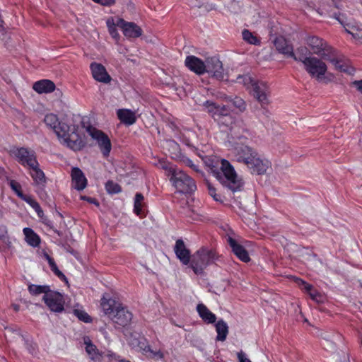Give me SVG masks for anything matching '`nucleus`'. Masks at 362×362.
Masks as SVG:
<instances>
[{"label":"nucleus","instance_id":"nucleus-1","mask_svg":"<svg viewBox=\"0 0 362 362\" xmlns=\"http://www.w3.org/2000/svg\"><path fill=\"white\" fill-rule=\"evenodd\" d=\"M205 164L210 168L216 178L233 192L241 191L243 181L239 177L233 167L224 159L220 160L216 157L206 158Z\"/></svg>","mask_w":362,"mask_h":362},{"label":"nucleus","instance_id":"nucleus-2","mask_svg":"<svg viewBox=\"0 0 362 362\" xmlns=\"http://www.w3.org/2000/svg\"><path fill=\"white\" fill-rule=\"evenodd\" d=\"M233 153L236 161L245 165L253 174L263 175L269 167V162L262 159L255 149L248 146H235Z\"/></svg>","mask_w":362,"mask_h":362},{"label":"nucleus","instance_id":"nucleus-3","mask_svg":"<svg viewBox=\"0 0 362 362\" xmlns=\"http://www.w3.org/2000/svg\"><path fill=\"white\" fill-rule=\"evenodd\" d=\"M236 81L243 83L247 89H250L253 97L261 104L262 107L270 103V89L267 83L254 81L247 75L238 76Z\"/></svg>","mask_w":362,"mask_h":362},{"label":"nucleus","instance_id":"nucleus-4","mask_svg":"<svg viewBox=\"0 0 362 362\" xmlns=\"http://www.w3.org/2000/svg\"><path fill=\"white\" fill-rule=\"evenodd\" d=\"M54 132L61 142L74 151H79L84 146V142L77 133V127L74 125L71 127L60 121Z\"/></svg>","mask_w":362,"mask_h":362},{"label":"nucleus","instance_id":"nucleus-5","mask_svg":"<svg viewBox=\"0 0 362 362\" xmlns=\"http://www.w3.org/2000/svg\"><path fill=\"white\" fill-rule=\"evenodd\" d=\"M164 169L168 171V175H170V181L181 193L189 194L197 189V185L194 180L182 170H178L172 165H164Z\"/></svg>","mask_w":362,"mask_h":362},{"label":"nucleus","instance_id":"nucleus-6","mask_svg":"<svg viewBox=\"0 0 362 362\" xmlns=\"http://www.w3.org/2000/svg\"><path fill=\"white\" fill-rule=\"evenodd\" d=\"M217 259L212 250L202 247L192 255L190 267L196 274H202L208 265Z\"/></svg>","mask_w":362,"mask_h":362},{"label":"nucleus","instance_id":"nucleus-7","mask_svg":"<svg viewBox=\"0 0 362 362\" xmlns=\"http://www.w3.org/2000/svg\"><path fill=\"white\" fill-rule=\"evenodd\" d=\"M306 43L313 54L320 56L323 59H329L330 53L334 50L326 41L317 36L308 37Z\"/></svg>","mask_w":362,"mask_h":362},{"label":"nucleus","instance_id":"nucleus-8","mask_svg":"<svg viewBox=\"0 0 362 362\" xmlns=\"http://www.w3.org/2000/svg\"><path fill=\"white\" fill-rule=\"evenodd\" d=\"M322 57L317 58L312 56L307 62H305V71L313 77L321 78L327 72V66Z\"/></svg>","mask_w":362,"mask_h":362},{"label":"nucleus","instance_id":"nucleus-9","mask_svg":"<svg viewBox=\"0 0 362 362\" xmlns=\"http://www.w3.org/2000/svg\"><path fill=\"white\" fill-rule=\"evenodd\" d=\"M42 299L51 311L61 313L64 310V299L60 293L49 290Z\"/></svg>","mask_w":362,"mask_h":362},{"label":"nucleus","instance_id":"nucleus-10","mask_svg":"<svg viewBox=\"0 0 362 362\" xmlns=\"http://www.w3.org/2000/svg\"><path fill=\"white\" fill-rule=\"evenodd\" d=\"M110 318L119 328L124 327L131 323L132 314L122 304H118L116 310Z\"/></svg>","mask_w":362,"mask_h":362},{"label":"nucleus","instance_id":"nucleus-11","mask_svg":"<svg viewBox=\"0 0 362 362\" xmlns=\"http://www.w3.org/2000/svg\"><path fill=\"white\" fill-rule=\"evenodd\" d=\"M88 132L93 139L97 141L103 155L107 157L110 153L112 145L108 136L103 132L95 128H89Z\"/></svg>","mask_w":362,"mask_h":362},{"label":"nucleus","instance_id":"nucleus-12","mask_svg":"<svg viewBox=\"0 0 362 362\" xmlns=\"http://www.w3.org/2000/svg\"><path fill=\"white\" fill-rule=\"evenodd\" d=\"M206 72L218 80H223L225 77L222 62L216 57L206 59Z\"/></svg>","mask_w":362,"mask_h":362},{"label":"nucleus","instance_id":"nucleus-13","mask_svg":"<svg viewBox=\"0 0 362 362\" xmlns=\"http://www.w3.org/2000/svg\"><path fill=\"white\" fill-rule=\"evenodd\" d=\"M12 153L18 162L23 165H27L29 167H33V165H36L37 164V160L33 151L22 147L13 150Z\"/></svg>","mask_w":362,"mask_h":362},{"label":"nucleus","instance_id":"nucleus-14","mask_svg":"<svg viewBox=\"0 0 362 362\" xmlns=\"http://www.w3.org/2000/svg\"><path fill=\"white\" fill-rule=\"evenodd\" d=\"M117 26L122 28L127 37L136 38L142 35V30L139 26L133 22H127L123 18H117Z\"/></svg>","mask_w":362,"mask_h":362},{"label":"nucleus","instance_id":"nucleus-15","mask_svg":"<svg viewBox=\"0 0 362 362\" xmlns=\"http://www.w3.org/2000/svg\"><path fill=\"white\" fill-rule=\"evenodd\" d=\"M93 78L99 82L108 83L111 81V76L108 74L105 67L99 63L93 62L90 65Z\"/></svg>","mask_w":362,"mask_h":362},{"label":"nucleus","instance_id":"nucleus-16","mask_svg":"<svg viewBox=\"0 0 362 362\" xmlns=\"http://www.w3.org/2000/svg\"><path fill=\"white\" fill-rule=\"evenodd\" d=\"M174 252L177 259H179V260L184 265H187L189 264L192 259L190 251L188 248H187L184 241L182 239H178L176 240L174 247Z\"/></svg>","mask_w":362,"mask_h":362},{"label":"nucleus","instance_id":"nucleus-17","mask_svg":"<svg viewBox=\"0 0 362 362\" xmlns=\"http://www.w3.org/2000/svg\"><path fill=\"white\" fill-rule=\"evenodd\" d=\"M185 64L189 69L198 75H202L206 73V61L204 62L195 56H187L185 59Z\"/></svg>","mask_w":362,"mask_h":362},{"label":"nucleus","instance_id":"nucleus-18","mask_svg":"<svg viewBox=\"0 0 362 362\" xmlns=\"http://www.w3.org/2000/svg\"><path fill=\"white\" fill-rule=\"evenodd\" d=\"M227 242L232 249L233 252L243 262H247L250 260L248 252L245 247L240 245L235 239L228 237Z\"/></svg>","mask_w":362,"mask_h":362},{"label":"nucleus","instance_id":"nucleus-19","mask_svg":"<svg viewBox=\"0 0 362 362\" xmlns=\"http://www.w3.org/2000/svg\"><path fill=\"white\" fill-rule=\"evenodd\" d=\"M6 337L8 338L11 341L19 342L24 341L27 349L32 354H35L36 349V344L33 343H28V341L25 340L23 335L18 331L13 330L11 329H7Z\"/></svg>","mask_w":362,"mask_h":362},{"label":"nucleus","instance_id":"nucleus-20","mask_svg":"<svg viewBox=\"0 0 362 362\" xmlns=\"http://www.w3.org/2000/svg\"><path fill=\"white\" fill-rule=\"evenodd\" d=\"M72 185L73 187L78 190H83L87 185V180L78 168H74L71 171Z\"/></svg>","mask_w":362,"mask_h":362},{"label":"nucleus","instance_id":"nucleus-21","mask_svg":"<svg viewBox=\"0 0 362 362\" xmlns=\"http://www.w3.org/2000/svg\"><path fill=\"white\" fill-rule=\"evenodd\" d=\"M334 17L346 29V31L351 34L356 40L358 42H362V28L352 25L346 28L344 25V21L343 19L344 16L341 13H334Z\"/></svg>","mask_w":362,"mask_h":362},{"label":"nucleus","instance_id":"nucleus-22","mask_svg":"<svg viewBox=\"0 0 362 362\" xmlns=\"http://www.w3.org/2000/svg\"><path fill=\"white\" fill-rule=\"evenodd\" d=\"M274 45L279 52L286 54L288 57L293 56V47L288 43L284 37H276L274 40Z\"/></svg>","mask_w":362,"mask_h":362},{"label":"nucleus","instance_id":"nucleus-23","mask_svg":"<svg viewBox=\"0 0 362 362\" xmlns=\"http://www.w3.org/2000/svg\"><path fill=\"white\" fill-rule=\"evenodd\" d=\"M33 88L39 93H52L55 89V84L50 80H40L33 84Z\"/></svg>","mask_w":362,"mask_h":362},{"label":"nucleus","instance_id":"nucleus-24","mask_svg":"<svg viewBox=\"0 0 362 362\" xmlns=\"http://www.w3.org/2000/svg\"><path fill=\"white\" fill-rule=\"evenodd\" d=\"M117 115L121 122L126 125H132L136 122L135 113L130 110L119 109L117 110Z\"/></svg>","mask_w":362,"mask_h":362},{"label":"nucleus","instance_id":"nucleus-25","mask_svg":"<svg viewBox=\"0 0 362 362\" xmlns=\"http://www.w3.org/2000/svg\"><path fill=\"white\" fill-rule=\"evenodd\" d=\"M197 310L201 318L205 322L212 324L216 322V315L213 313H211L205 305L202 303L198 304L197 306Z\"/></svg>","mask_w":362,"mask_h":362},{"label":"nucleus","instance_id":"nucleus-26","mask_svg":"<svg viewBox=\"0 0 362 362\" xmlns=\"http://www.w3.org/2000/svg\"><path fill=\"white\" fill-rule=\"evenodd\" d=\"M118 304L115 300L112 298L107 299L105 297L102 298L100 303L105 314L108 315L109 317L115 313Z\"/></svg>","mask_w":362,"mask_h":362},{"label":"nucleus","instance_id":"nucleus-27","mask_svg":"<svg viewBox=\"0 0 362 362\" xmlns=\"http://www.w3.org/2000/svg\"><path fill=\"white\" fill-rule=\"evenodd\" d=\"M310 51L306 47H300L297 48L296 52H293V56H290L296 62H300L303 64L311 57Z\"/></svg>","mask_w":362,"mask_h":362},{"label":"nucleus","instance_id":"nucleus-28","mask_svg":"<svg viewBox=\"0 0 362 362\" xmlns=\"http://www.w3.org/2000/svg\"><path fill=\"white\" fill-rule=\"evenodd\" d=\"M83 341L86 345V351L90 358L94 361L99 360L101 354L99 353L96 346L91 342L90 338L88 337H85L83 338Z\"/></svg>","mask_w":362,"mask_h":362},{"label":"nucleus","instance_id":"nucleus-29","mask_svg":"<svg viewBox=\"0 0 362 362\" xmlns=\"http://www.w3.org/2000/svg\"><path fill=\"white\" fill-rule=\"evenodd\" d=\"M217 332L216 340L224 341L228 334V327L222 319L219 320L215 325Z\"/></svg>","mask_w":362,"mask_h":362},{"label":"nucleus","instance_id":"nucleus-30","mask_svg":"<svg viewBox=\"0 0 362 362\" xmlns=\"http://www.w3.org/2000/svg\"><path fill=\"white\" fill-rule=\"evenodd\" d=\"M23 233L25 237V241L28 245L33 247H37L40 243V237L30 228H25Z\"/></svg>","mask_w":362,"mask_h":362},{"label":"nucleus","instance_id":"nucleus-31","mask_svg":"<svg viewBox=\"0 0 362 362\" xmlns=\"http://www.w3.org/2000/svg\"><path fill=\"white\" fill-rule=\"evenodd\" d=\"M32 171L30 172V175L34 180L35 182L37 185H44L45 183V176L43 173V171L40 169L39 168V163L37 161L36 165H34L33 167H30Z\"/></svg>","mask_w":362,"mask_h":362},{"label":"nucleus","instance_id":"nucleus-32","mask_svg":"<svg viewBox=\"0 0 362 362\" xmlns=\"http://www.w3.org/2000/svg\"><path fill=\"white\" fill-rule=\"evenodd\" d=\"M243 39L248 44L253 45H259L261 43L260 39L251 33L249 30L245 29L242 32Z\"/></svg>","mask_w":362,"mask_h":362},{"label":"nucleus","instance_id":"nucleus-33","mask_svg":"<svg viewBox=\"0 0 362 362\" xmlns=\"http://www.w3.org/2000/svg\"><path fill=\"white\" fill-rule=\"evenodd\" d=\"M325 60L329 61L334 66L335 69L341 72H346L347 69L346 65L341 61L336 58L335 50L334 49L331 53L329 59Z\"/></svg>","mask_w":362,"mask_h":362},{"label":"nucleus","instance_id":"nucleus-34","mask_svg":"<svg viewBox=\"0 0 362 362\" xmlns=\"http://www.w3.org/2000/svg\"><path fill=\"white\" fill-rule=\"evenodd\" d=\"M106 24L110 35L116 40H118L119 39V35L117 30V27H118L117 21H115L114 18L111 17L107 20Z\"/></svg>","mask_w":362,"mask_h":362},{"label":"nucleus","instance_id":"nucleus-35","mask_svg":"<svg viewBox=\"0 0 362 362\" xmlns=\"http://www.w3.org/2000/svg\"><path fill=\"white\" fill-rule=\"evenodd\" d=\"M60 121H59L58 117L53 114H47L45 116L44 122L49 128L53 129L54 131L57 128V125H59Z\"/></svg>","mask_w":362,"mask_h":362},{"label":"nucleus","instance_id":"nucleus-36","mask_svg":"<svg viewBox=\"0 0 362 362\" xmlns=\"http://www.w3.org/2000/svg\"><path fill=\"white\" fill-rule=\"evenodd\" d=\"M28 291L30 294L33 296H37L41 293L46 295V293L49 291V287L48 286H39L31 284L28 286Z\"/></svg>","mask_w":362,"mask_h":362},{"label":"nucleus","instance_id":"nucleus-37","mask_svg":"<svg viewBox=\"0 0 362 362\" xmlns=\"http://www.w3.org/2000/svg\"><path fill=\"white\" fill-rule=\"evenodd\" d=\"M46 259L50 266L52 271L59 278L66 279L64 274L58 269L54 260L47 254L45 255Z\"/></svg>","mask_w":362,"mask_h":362},{"label":"nucleus","instance_id":"nucleus-38","mask_svg":"<svg viewBox=\"0 0 362 362\" xmlns=\"http://www.w3.org/2000/svg\"><path fill=\"white\" fill-rule=\"evenodd\" d=\"M144 196L141 193H136L134 198V213L140 216L141 214L142 202Z\"/></svg>","mask_w":362,"mask_h":362},{"label":"nucleus","instance_id":"nucleus-39","mask_svg":"<svg viewBox=\"0 0 362 362\" xmlns=\"http://www.w3.org/2000/svg\"><path fill=\"white\" fill-rule=\"evenodd\" d=\"M74 313L78 318L79 320L83 322L90 323L92 322L91 317L83 310L74 309Z\"/></svg>","mask_w":362,"mask_h":362},{"label":"nucleus","instance_id":"nucleus-40","mask_svg":"<svg viewBox=\"0 0 362 362\" xmlns=\"http://www.w3.org/2000/svg\"><path fill=\"white\" fill-rule=\"evenodd\" d=\"M203 106L211 117H214L219 105L211 100H206L203 103Z\"/></svg>","mask_w":362,"mask_h":362},{"label":"nucleus","instance_id":"nucleus-41","mask_svg":"<svg viewBox=\"0 0 362 362\" xmlns=\"http://www.w3.org/2000/svg\"><path fill=\"white\" fill-rule=\"evenodd\" d=\"M220 125H223L227 127H230L234 122V118L230 114V112L225 116L222 117L221 119L218 118V121H216Z\"/></svg>","mask_w":362,"mask_h":362},{"label":"nucleus","instance_id":"nucleus-42","mask_svg":"<svg viewBox=\"0 0 362 362\" xmlns=\"http://www.w3.org/2000/svg\"><path fill=\"white\" fill-rule=\"evenodd\" d=\"M105 188L108 192L114 194L119 193L122 190L121 187L113 181H108L106 183Z\"/></svg>","mask_w":362,"mask_h":362},{"label":"nucleus","instance_id":"nucleus-43","mask_svg":"<svg viewBox=\"0 0 362 362\" xmlns=\"http://www.w3.org/2000/svg\"><path fill=\"white\" fill-rule=\"evenodd\" d=\"M230 112L229 109L226 105H219L215 115L214 116V119L216 121H218V118L221 119L222 117L225 116L226 115L228 114Z\"/></svg>","mask_w":362,"mask_h":362},{"label":"nucleus","instance_id":"nucleus-44","mask_svg":"<svg viewBox=\"0 0 362 362\" xmlns=\"http://www.w3.org/2000/svg\"><path fill=\"white\" fill-rule=\"evenodd\" d=\"M234 107L239 110L240 112H243L246 108L245 102L239 97H235L231 100Z\"/></svg>","mask_w":362,"mask_h":362},{"label":"nucleus","instance_id":"nucleus-45","mask_svg":"<svg viewBox=\"0 0 362 362\" xmlns=\"http://www.w3.org/2000/svg\"><path fill=\"white\" fill-rule=\"evenodd\" d=\"M206 185L207 186V189H208L209 194H210V196L211 197H213L214 199L216 200V202H221V196L219 194H216V188L211 185V183H210L209 181H206Z\"/></svg>","mask_w":362,"mask_h":362},{"label":"nucleus","instance_id":"nucleus-46","mask_svg":"<svg viewBox=\"0 0 362 362\" xmlns=\"http://www.w3.org/2000/svg\"><path fill=\"white\" fill-rule=\"evenodd\" d=\"M10 187L17 194L19 197H23V193L21 190V185L16 181L11 180L10 182Z\"/></svg>","mask_w":362,"mask_h":362},{"label":"nucleus","instance_id":"nucleus-47","mask_svg":"<svg viewBox=\"0 0 362 362\" xmlns=\"http://www.w3.org/2000/svg\"><path fill=\"white\" fill-rule=\"evenodd\" d=\"M309 295L313 300L317 303H322L323 301V296L317 291L315 289L310 291Z\"/></svg>","mask_w":362,"mask_h":362},{"label":"nucleus","instance_id":"nucleus-48","mask_svg":"<svg viewBox=\"0 0 362 362\" xmlns=\"http://www.w3.org/2000/svg\"><path fill=\"white\" fill-rule=\"evenodd\" d=\"M24 201H25L30 206H32L34 209L38 207L39 204L31 197L30 196H24L23 194V197H21Z\"/></svg>","mask_w":362,"mask_h":362},{"label":"nucleus","instance_id":"nucleus-49","mask_svg":"<svg viewBox=\"0 0 362 362\" xmlns=\"http://www.w3.org/2000/svg\"><path fill=\"white\" fill-rule=\"evenodd\" d=\"M298 284L303 286V288L305 289L308 293L313 290V286L303 281L302 279H298Z\"/></svg>","mask_w":362,"mask_h":362},{"label":"nucleus","instance_id":"nucleus-50","mask_svg":"<svg viewBox=\"0 0 362 362\" xmlns=\"http://www.w3.org/2000/svg\"><path fill=\"white\" fill-rule=\"evenodd\" d=\"M94 2L100 4L103 6H110L115 3V0H93Z\"/></svg>","mask_w":362,"mask_h":362},{"label":"nucleus","instance_id":"nucleus-51","mask_svg":"<svg viewBox=\"0 0 362 362\" xmlns=\"http://www.w3.org/2000/svg\"><path fill=\"white\" fill-rule=\"evenodd\" d=\"M144 351H150L153 357H156L157 358H163V353L160 351H153L150 346H147L144 349Z\"/></svg>","mask_w":362,"mask_h":362},{"label":"nucleus","instance_id":"nucleus-52","mask_svg":"<svg viewBox=\"0 0 362 362\" xmlns=\"http://www.w3.org/2000/svg\"><path fill=\"white\" fill-rule=\"evenodd\" d=\"M106 356L108 358L110 362L112 361L113 360L119 361V360L121 359L119 356L116 355L115 353L110 351H107Z\"/></svg>","mask_w":362,"mask_h":362},{"label":"nucleus","instance_id":"nucleus-53","mask_svg":"<svg viewBox=\"0 0 362 362\" xmlns=\"http://www.w3.org/2000/svg\"><path fill=\"white\" fill-rule=\"evenodd\" d=\"M81 199H83V200H86V201H88V202L90 203H93L97 206L99 205V203L97 201L96 199L95 198H92V197H86V196H81Z\"/></svg>","mask_w":362,"mask_h":362},{"label":"nucleus","instance_id":"nucleus-54","mask_svg":"<svg viewBox=\"0 0 362 362\" xmlns=\"http://www.w3.org/2000/svg\"><path fill=\"white\" fill-rule=\"evenodd\" d=\"M238 358L239 359V362H251L250 360L245 357V355L242 351L238 353Z\"/></svg>","mask_w":362,"mask_h":362},{"label":"nucleus","instance_id":"nucleus-55","mask_svg":"<svg viewBox=\"0 0 362 362\" xmlns=\"http://www.w3.org/2000/svg\"><path fill=\"white\" fill-rule=\"evenodd\" d=\"M352 85L355 86L357 90L362 93V80L354 81Z\"/></svg>","mask_w":362,"mask_h":362},{"label":"nucleus","instance_id":"nucleus-56","mask_svg":"<svg viewBox=\"0 0 362 362\" xmlns=\"http://www.w3.org/2000/svg\"><path fill=\"white\" fill-rule=\"evenodd\" d=\"M7 234V228L5 226H0V238H4Z\"/></svg>","mask_w":362,"mask_h":362},{"label":"nucleus","instance_id":"nucleus-57","mask_svg":"<svg viewBox=\"0 0 362 362\" xmlns=\"http://www.w3.org/2000/svg\"><path fill=\"white\" fill-rule=\"evenodd\" d=\"M35 211L37 212L38 216L40 218H42L43 216H44V212L42 211V209H41L40 204L38 205V207L37 208H35Z\"/></svg>","mask_w":362,"mask_h":362},{"label":"nucleus","instance_id":"nucleus-58","mask_svg":"<svg viewBox=\"0 0 362 362\" xmlns=\"http://www.w3.org/2000/svg\"><path fill=\"white\" fill-rule=\"evenodd\" d=\"M187 165L191 167L192 169H194L195 171H198V169L197 168V166L193 164L192 161L190 160H188L187 162Z\"/></svg>","mask_w":362,"mask_h":362},{"label":"nucleus","instance_id":"nucleus-59","mask_svg":"<svg viewBox=\"0 0 362 362\" xmlns=\"http://www.w3.org/2000/svg\"><path fill=\"white\" fill-rule=\"evenodd\" d=\"M263 113L267 116L269 117L270 115L269 111L267 108H263Z\"/></svg>","mask_w":362,"mask_h":362},{"label":"nucleus","instance_id":"nucleus-60","mask_svg":"<svg viewBox=\"0 0 362 362\" xmlns=\"http://www.w3.org/2000/svg\"><path fill=\"white\" fill-rule=\"evenodd\" d=\"M119 362H131L129 360H126V359H120Z\"/></svg>","mask_w":362,"mask_h":362},{"label":"nucleus","instance_id":"nucleus-61","mask_svg":"<svg viewBox=\"0 0 362 362\" xmlns=\"http://www.w3.org/2000/svg\"><path fill=\"white\" fill-rule=\"evenodd\" d=\"M5 32H6V30L4 31H3L2 29L0 28V33H1L2 34H4V33H5Z\"/></svg>","mask_w":362,"mask_h":362},{"label":"nucleus","instance_id":"nucleus-62","mask_svg":"<svg viewBox=\"0 0 362 362\" xmlns=\"http://www.w3.org/2000/svg\"><path fill=\"white\" fill-rule=\"evenodd\" d=\"M14 309L17 311V310H18V305H16V306L14 307Z\"/></svg>","mask_w":362,"mask_h":362},{"label":"nucleus","instance_id":"nucleus-63","mask_svg":"<svg viewBox=\"0 0 362 362\" xmlns=\"http://www.w3.org/2000/svg\"><path fill=\"white\" fill-rule=\"evenodd\" d=\"M327 343L329 344V341H327ZM330 345H333V344L330 342Z\"/></svg>","mask_w":362,"mask_h":362},{"label":"nucleus","instance_id":"nucleus-64","mask_svg":"<svg viewBox=\"0 0 362 362\" xmlns=\"http://www.w3.org/2000/svg\"><path fill=\"white\" fill-rule=\"evenodd\" d=\"M361 346H362V340L361 341Z\"/></svg>","mask_w":362,"mask_h":362}]
</instances>
